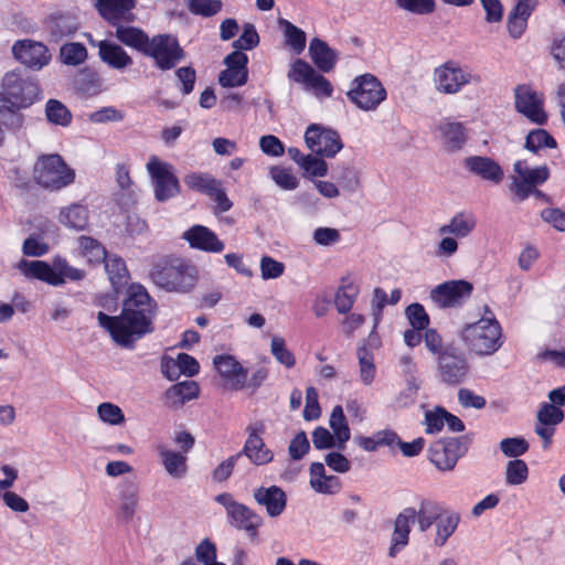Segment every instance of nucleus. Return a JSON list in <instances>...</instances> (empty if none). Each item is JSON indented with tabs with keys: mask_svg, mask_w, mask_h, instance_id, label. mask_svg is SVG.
I'll return each instance as SVG.
<instances>
[{
	"mask_svg": "<svg viewBox=\"0 0 565 565\" xmlns=\"http://www.w3.org/2000/svg\"><path fill=\"white\" fill-rule=\"evenodd\" d=\"M147 171L158 202H166L180 193L179 179L173 172L172 164L163 162L153 156L147 163Z\"/></svg>",
	"mask_w": 565,
	"mask_h": 565,
	"instance_id": "1a4fd4ad",
	"label": "nucleus"
},
{
	"mask_svg": "<svg viewBox=\"0 0 565 565\" xmlns=\"http://www.w3.org/2000/svg\"><path fill=\"white\" fill-rule=\"evenodd\" d=\"M465 167L473 174L499 184L504 177L502 168L489 157L473 156L465 159Z\"/></svg>",
	"mask_w": 565,
	"mask_h": 565,
	"instance_id": "393cba45",
	"label": "nucleus"
},
{
	"mask_svg": "<svg viewBox=\"0 0 565 565\" xmlns=\"http://www.w3.org/2000/svg\"><path fill=\"white\" fill-rule=\"evenodd\" d=\"M200 386L195 381L186 380L170 386L163 394L164 404L169 408H181L186 402L196 398Z\"/></svg>",
	"mask_w": 565,
	"mask_h": 565,
	"instance_id": "a878e982",
	"label": "nucleus"
},
{
	"mask_svg": "<svg viewBox=\"0 0 565 565\" xmlns=\"http://www.w3.org/2000/svg\"><path fill=\"white\" fill-rule=\"evenodd\" d=\"M445 510L444 505L436 500L422 499L418 508L415 509V521L417 522L418 531L422 533L428 531Z\"/></svg>",
	"mask_w": 565,
	"mask_h": 565,
	"instance_id": "2f4dec72",
	"label": "nucleus"
},
{
	"mask_svg": "<svg viewBox=\"0 0 565 565\" xmlns=\"http://www.w3.org/2000/svg\"><path fill=\"white\" fill-rule=\"evenodd\" d=\"M564 412L551 403H543L537 412L536 418L540 424L555 427L564 420Z\"/></svg>",
	"mask_w": 565,
	"mask_h": 565,
	"instance_id": "4d7b16f0",
	"label": "nucleus"
},
{
	"mask_svg": "<svg viewBox=\"0 0 565 565\" xmlns=\"http://www.w3.org/2000/svg\"><path fill=\"white\" fill-rule=\"evenodd\" d=\"M440 380L448 385H457L466 379L469 364L462 352L455 348L443 350L437 358Z\"/></svg>",
	"mask_w": 565,
	"mask_h": 565,
	"instance_id": "4468645a",
	"label": "nucleus"
},
{
	"mask_svg": "<svg viewBox=\"0 0 565 565\" xmlns=\"http://www.w3.org/2000/svg\"><path fill=\"white\" fill-rule=\"evenodd\" d=\"M105 270L108 275L109 281L116 291L126 285L128 278V270L125 260L114 254L106 255Z\"/></svg>",
	"mask_w": 565,
	"mask_h": 565,
	"instance_id": "ea45409f",
	"label": "nucleus"
},
{
	"mask_svg": "<svg viewBox=\"0 0 565 565\" xmlns=\"http://www.w3.org/2000/svg\"><path fill=\"white\" fill-rule=\"evenodd\" d=\"M78 28L76 18L67 13L52 14L45 21V30L47 31L52 41L58 42L65 36H70Z\"/></svg>",
	"mask_w": 565,
	"mask_h": 565,
	"instance_id": "c756f323",
	"label": "nucleus"
},
{
	"mask_svg": "<svg viewBox=\"0 0 565 565\" xmlns=\"http://www.w3.org/2000/svg\"><path fill=\"white\" fill-rule=\"evenodd\" d=\"M460 522L459 512L446 509L444 513L435 522L436 531L434 537V544L437 547H443L448 539L456 532Z\"/></svg>",
	"mask_w": 565,
	"mask_h": 565,
	"instance_id": "f704fd0d",
	"label": "nucleus"
},
{
	"mask_svg": "<svg viewBox=\"0 0 565 565\" xmlns=\"http://www.w3.org/2000/svg\"><path fill=\"white\" fill-rule=\"evenodd\" d=\"M99 14L113 25L129 23L135 19L131 12L135 0H96Z\"/></svg>",
	"mask_w": 565,
	"mask_h": 565,
	"instance_id": "aec40b11",
	"label": "nucleus"
},
{
	"mask_svg": "<svg viewBox=\"0 0 565 565\" xmlns=\"http://www.w3.org/2000/svg\"><path fill=\"white\" fill-rule=\"evenodd\" d=\"M182 237L192 248L207 253H221L225 245L218 239L217 235L209 227L203 225H193L185 231Z\"/></svg>",
	"mask_w": 565,
	"mask_h": 565,
	"instance_id": "412c9836",
	"label": "nucleus"
},
{
	"mask_svg": "<svg viewBox=\"0 0 565 565\" xmlns=\"http://www.w3.org/2000/svg\"><path fill=\"white\" fill-rule=\"evenodd\" d=\"M102 83L103 81L97 73L83 70L75 79V87L83 94L93 96L100 92Z\"/></svg>",
	"mask_w": 565,
	"mask_h": 565,
	"instance_id": "de8ad7c7",
	"label": "nucleus"
},
{
	"mask_svg": "<svg viewBox=\"0 0 565 565\" xmlns=\"http://www.w3.org/2000/svg\"><path fill=\"white\" fill-rule=\"evenodd\" d=\"M443 148L447 152L459 151L467 141L466 128L462 122L448 118L443 119L436 126Z\"/></svg>",
	"mask_w": 565,
	"mask_h": 565,
	"instance_id": "5701e85b",
	"label": "nucleus"
},
{
	"mask_svg": "<svg viewBox=\"0 0 565 565\" xmlns=\"http://www.w3.org/2000/svg\"><path fill=\"white\" fill-rule=\"evenodd\" d=\"M310 444L305 431H299L290 441L288 454L292 460H300L309 451Z\"/></svg>",
	"mask_w": 565,
	"mask_h": 565,
	"instance_id": "774afa93",
	"label": "nucleus"
},
{
	"mask_svg": "<svg viewBox=\"0 0 565 565\" xmlns=\"http://www.w3.org/2000/svg\"><path fill=\"white\" fill-rule=\"evenodd\" d=\"M415 522V508H405L395 519L388 556L394 558L408 544L411 524Z\"/></svg>",
	"mask_w": 565,
	"mask_h": 565,
	"instance_id": "4be33fe9",
	"label": "nucleus"
},
{
	"mask_svg": "<svg viewBox=\"0 0 565 565\" xmlns=\"http://www.w3.org/2000/svg\"><path fill=\"white\" fill-rule=\"evenodd\" d=\"M98 55L114 70H124L134 63L131 56L120 45L106 40L98 42Z\"/></svg>",
	"mask_w": 565,
	"mask_h": 565,
	"instance_id": "cd10ccee",
	"label": "nucleus"
},
{
	"mask_svg": "<svg viewBox=\"0 0 565 565\" xmlns=\"http://www.w3.org/2000/svg\"><path fill=\"white\" fill-rule=\"evenodd\" d=\"M215 501L225 508L231 525L246 531L250 539L256 537L257 530L263 524V519L257 513L234 500L227 492L216 495Z\"/></svg>",
	"mask_w": 565,
	"mask_h": 565,
	"instance_id": "9b49d317",
	"label": "nucleus"
},
{
	"mask_svg": "<svg viewBox=\"0 0 565 565\" xmlns=\"http://www.w3.org/2000/svg\"><path fill=\"white\" fill-rule=\"evenodd\" d=\"M476 227V218L463 212L454 215L450 221L438 228L440 235H452L456 238L467 237Z\"/></svg>",
	"mask_w": 565,
	"mask_h": 565,
	"instance_id": "c9c22d12",
	"label": "nucleus"
},
{
	"mask_svg": "<svg viewBox=\"0 0 565 565\" xmlns=\"http://www.w3.org/2000/svg\"><path fill=\"white\" fill-rule=\"evenodd\" d=\"M316 70L306 61L301 58H297L288 71V78L303 84L305 87L309 83L312 76H315Z\"/></svg>",
	"mask_w": 565,
	"mask_h": 565,
	"instance_id": "5fc2aeb1",
	"label": "nucleus"
},
{
	"mask_svg": "<svg viewBox=\"0 0 565 565\" xmlns=\"http://www.w3.org/2000/svg\"><path fill=\"white\" fill-rule=\"evenodd\" d=\"M20 271L30 278H36L45 281L52 286H60L64 284L63 277L57 273V268L51 267L47 263L42 260H21L18 264Z\"/></svg>",
	"mask_w": 565,
	"mask_h": 565,
	"instance_id": "bb28decb",
	"label": "nucleus"
},
{
	"mask_svg": "<svg viewBox=\"0 0 565 565\" xmlns=\"http://www.w3.org/2000/svg\"><path fill=\"white\" fill-rule=\"evenodd\" d=\"M356 355L360 365V379L365 385H370L375 377V364L372 351L365 344L356 350Z\"/></svg>",
	"mask_w": 565,
	"mask_h": 565,
	"instance_id": "49530a36",
	"label": "nucleus"
},
{
	"mask_svg": "<svg viewBox=\"0 0 565 565\" xmlns=\"http://www.w3.org/2000/svg\"><path fill=\"white\" fill-rule=\"evenodd\" d=\"M513 171L515 175L511 177L510 191L518 201L526 200L535 186L545 183L550 178L547 166L530 168L525 160H518L513 164Z\"/></svg>",
	"mask_w": 565,
	"mask_h": 565,
	"instance_id": "6e6552de",
	"label": "nucleus"
},
{
	"mask_svg": "<svg viewBox=\"0 0 565 565\" xmlns=\"http://www.w3.org/2000/svg\"><path fill=\"white\" fill-rule=\"evenodd\" d=\"M22 107H15L0 97V127L11 131H18L23 127L24 116L20 113Z\"/></svg>",
	"mask_w": 565,
	"mask_h": 565,
	"instance_id": "a19ab883",
	"label": "nucleus"
},
{
	"mask_svg": "<svg viewBox=\"0 0 565 565\" xmlns=\"http://www.w3.org/2000/svg\"><path fill=\"white\" fill-rule=\"evenodd\" d=\"M329 425L338 440V448L343 449L344 444L351 437V433L342 406L337 405L333 407L330 415Z\"/></svg>",
	"mask_w": 565,
	"mask_h": 565,
	"instance_id": "79ce46f5",
	"label": "nucleus"
},
{
	"mask_svg": "<svg viewBox=\"0 0 565 565\" xmlns=\"http://www.w3.org/2000/svg\"><path fill=\"white\" fill-rule=\"evenodd\" d=\"M191 13L210 18L222 10V0H186Z\"/></svg>",
	"mask_w": 565,
	"mask_h": 565,
	"instance_id": "864d4df0",
	"label": "nucleus"
},
{
	"mask_svg": "<svg viewBox=\"0 0 565 565\" xmlns=\"http://www.w3.org/2000/svg\"><path fill=\"white\" fill-rule=\"evenodd\" d=\"M74 179V170L58 154L42 156L34 166V180L45 189L60 190Z\"/></svg>",
	"mask_w": 565,
	"mask_h": 565,
	"instance_id": "39448f33",
	"label": "nucleus"
},
{
	"mask_svg": "<svg viewBox=\"0 0 565 565\" xmlns=\"http://www.w3.org/2000/svg\"><path fill=\"white\" fill-rule=\"evenodd\" d=\"M259 43V35L255 29V26L250 23L244 25L243 33L241 36L233 42V47L235 50H252L256 47Z\"/></svg>",
	"mask_w": 565,
	"mask_h": 565,
	"instance_id": "e2e57ef3",
	"label": "nucleus"
},
{
	"mask_svg": "<svg viewBox=\"0 0 565 565\" xmlns=\"http://www.w3.org/2000/svg\"><path fill=\"white\" fill-rule=\"evenodd\" d=\"M45 116L49 122L66 127L72 121L68 108L57 99H49L45 105Z\"/></svg>",
	"mask_w": 565,
	"mask_h": 565,
	"instance_id": "c03bdc74",
	"label": "nucleus"
},
{
	"mask_svg": "<svg viewBox=\"0 0 565 565\" xmlns=\"http://www.w3.org/2000/svg\"><path fill=\"white\" fill-rule=\"evenodd\" d=\"M271 354L276 358V360L284 364L287 367H292L295 365V356L294 354L286 348L285 341L280 337H274L270 343Z\"/></svg>",
	"mask_w": 565,
	"mask_h": 565,
	"instance_id": "69168bd1",
	"label": "nucleus"
},
{
	"mask_svg": "<svg viewBox=\"0 0 565 565\" xmlns=\"http://www.w3.org/2000/svg\"><path fill=\"white\" fill-rule=\"evenodd\" d=\"M543 95L533 89L530 85L520 84L514 88V107L530 121L536 125H544L547 115L543 108Z\"/></svg>",
	"mask_w": 565,
	"mask_h": 565,
	"instance_id": "ddd939ff",
	"label": "nucleus"
},
{
	"mask_svg": "<svg viewBox=\"0 0 565 565\" xmlns=\"http://www.w3.org/2000/svg\"><path fill=\"white\" fill-rule=\"evenodd\" d=\"M0 97L15 107L29 108L42 96L36 78L13 70L2 77Z\"/></svg>",
	"mask_w": 565,
	"mask_h": 565,
	"instance_id": "20e7f679",
	"label": "nucleus"
},
{
	"mask_svg": "<svg viewBox=\"0 0 565 565\" xmlns=\"http://www.w3.org/2000/svg\"><path fill=\"white\" fill-rule=\"evenodd\" d=\"M78 243L83 256H85L89 263H100L106 259L107 252L97 239L89 236H81Z\"/></svg>",
	"mask_w": 565,
	"mask_h": 565,
	"instance_id": "8fccbe9b",
	"label": "nucleus"
},
{
	"mask_svg": "<svg viewBox=\"0 0 565 565\" xmlns=\"http://www.w3.org/2000/svg\"><path fill=\"white\" fill-rule=\"evenodd\" d=\"M555 148V139L544 129L532 130L525 139V148L530 151L536 152L542 148Z\"/></svg>",
	"mask_w": 565,
	"mask_h": 565,
	"instance_id": "603ef678",
	"label": "nucleus"
},
{
	"mask_svg": "<svg viewBox=\"0 0 565 565\" xmlns=\"http://www.w3.org/2000/svg\"><path fill=\"white\" fill-rule=\"evenodd\" d=\"M307 147L321 157L332 158L343 147L340 135L331 129H324L319 125H310L305 132Z\"/></svg>",
	"mask_w": 565,
	"mask_h": 565,
	"instance_id": "2eb2a0df",
	"label": "nucleus"
},
{
	"mask_svg": "<svg viewBox=\"0 0 565 565\" xmlns=\"http://www.w3.org/2000/svg\"><path fill=\"white\" fill-rule=\"evenodd\" d=\"M149 275L153 284L167 291L188 292L198 281L196 268L180 258L159 260Z\"/></svg>",
	"mask_w": 565,
	"mask_h": 565,
	"instance_id": "7ed1b4c3",
	"label": "nucleus"
},
{
	"mask_svg": "<svg viewBox=\"0 0 565 565\" xmlns=\"http://www.w3.org/2000/svg\"><path fill=\"white\" fill-rule=\"evenodd\" d=\"M157 449L164 470L170 477L181 479L186 475L188 459L185 454L170 450L163 445H159Z\"/></svg>",
	"mask_w": 565,
	"mask_h": 565,
	"instance_id": "72a5a7b5",
	"label": "nucleus"
},
{
	"mask_svg": "<svg viewBox=\"0 0 565 565\" xmlns=\"http://www.w3.org/2000/svg\"><path fill=\"white\" fill-rule=\"evenodd\" d=\"M460 338L470 351L481 356L494 354L503 344L502 328L488 306L484 317L462 328Z\"/></svg>",
	"mask_w": 565,
	"mask_h": 565,
	"instance_id": "f03ea898",
	"label": "nucleus"
},
{
	"mask_svg": "<svg viewBox=\"0 0 565 565\" xmlns=\"http://www.w3.org/2000/svg\"><path fill=\"white\" fill-rule=\"evenodd\" d=\"M213 364L232 390H242L246 385L247 370L233 355H216Z\"/></svg>",
	"mask_w": 565,
	"mask_h": 565,
	"instance_id": "6ab92c4d",
	"label": "nucleus"
},
{
	"mask_svg": "<svg viewBox=\"0 0 565 565\" xmlns=\"http://www.w3.org/2000/svg\"><path fill=\"white\" fill-rule=\"evenodd\" d=\"M472 291V282L465 279H454L433 288L429 298L437 308H458L471 297Z\"/></svg>",
	"mask_w": 565,
	"mask_h": 565,
	"instance_id": "f8f14e48",
	"label": "nucleus"
},
{
	"mask_svg": "<svg viewBox=\"0 0 565 565\" xmlns=\"http://www.w3.org/2000/svg\"><path fill=\"white\" fill-rule=\"evenodd\" d=\"M248 437L244 444L243 449L238 452L241 457L246 456L254 465L263 466L269 463L274 459V454L270 449L266 448L262 438L265 430L263 422H255L246 428Z\"/></svg>",
	"mask_w": 565,
	"mask_h": 565,
	"instance_id": "a211bd4d",
	"label": "nucleus"
},
{
	"mask_svg": "<svg viewBox=\"0 0 565 565\" xmlns=\"http://www.w3.org/2000/svg\"><path fill=\"white\" fill-rule=\"evenodd\" d=\"M470 445L468 436L443 438L435 441L428 452L429 460L441 471L452 470L460 457H462Z\"/></svg>",
	"mask_w": 565,
	"mask_h": 565,
	"instance_id": "9d476101",
	"label": "nucleus"
},
{
	"mask_svg": "<svg viewBox=\"0 0 565 565\" xmlns=\"http://www.w3.org/2000/svg\"><path fill=\"white\" fill-rule=\"evenodd\" d=\"M420 388L418 379L406 380V387L396 397V404L399 407H407L413 405L417 399V394Z\"/></svg>",
	"mask_w": 565,
	"mask_h": 565,
	"instance_id": "338daca9",
	"label": "nucleus"
},
{
	"mask_svg": "<svg viewBox=\"0 0 565 565\" xmlns=\"http://www.w3.org/2000/svg\"><path fill=\"white\" fill-rule=\"evenodd\" d=\"M145 56L154 61V66L161 71L175 67L185 57L177 36L172 34H157L149 40Z\"/></svg>",
	"mask_w": 565,
	"mask_h": 565,
	"instance_id": "0eeeda50",
	"label": "nucleus"
},
{
	"mask_svg": "<svg viewBox=\"0 0 565 565\" xmlns=\"http://www.w3.org/2000/svg\"><path fill=\"white\" fill-rule=\"evenodd\" d=\"M529 468L524 460L513 459L508 461L505 468V482L509 486H520L527 480Z\"/></svg>",
	"mask_w": 565,
	"mask_h": 565,
	"instance_id": "3c124183",
	"label": "nucleus"
},
{
	"mask_svg": "<svg viewBox=\"0 0 565 565\" xmlns=\"http://www.w3.org/2000/svg\"><path fill=\"white\" fill-rule=\"evenodd\" d=\"M434 81L438 92L444 94H456L463 85L471 82L479 83L480 77L472 75L451 63H446L435 70Z\"/></svg>",
	"mask_w": 565,
	"mask_h": 565,
	"instance_id": "f3484780",
	"label": "nucleus"
},
{
	"mask_svg": "<svg viewBox=\"0 0 565 565\" xmlns=\"http://www.w3.org/2000/svg\"><path fill=\"white\" fill-rule=\"evenodd\" d=\"M446 414L447 411L440 406H436L433 411H427L424 419L425 433L428 435L440 433L447 420Z\"/></svg>",
	"mask_w": 565,
	"mask_h": 565,
	"instance_id": "6e6d98bb",
	"label": "nucleus"
},
{
	"mask_svg": "<svg viewBox=\"0 0 565 565\" xmlns=\"http://www.w3.org/2000/svg\"><path fill=\"white\" fill-rule=\"evenodd\" d=\"M255 501L265 508L270 518L279 516L286 509V492L278 486L259 487L254 491Z\"/></svg>",
	"mask_w": 565,
	"mask_h": 565,
	"instance_id": "b1692460",
	"label": "nucleus"
},
{
	"mask_svg": "<svg viewBox=\"0 0 565 565\" xmlns=\"http://www.w3.org/2000/svg\"><path fill=\"white\" fill-rule=\"evenodd\" d=\"M405 313L409 320L411 326L417 330H425L429 324V317L425 311V308L420 303L409 305Z\"/></svg>",
	"mask_w": 565,
	"mask_h": 565,
	"instance_id": "0e129e2a",
	"label": "nucleus"
},
{
	"mask_svg": "<svg viewBox=\"0 0 565 565\" xmlns=\"http://www.w3.org/2000/svg\"><path fill=\"white\" fill-rule=\"evenodd\" d=\"M58 221L68 228L83 231L88 224V210L82 204L73 203L61 210Z\"/></svg>",
	"mask_w": 565,
	"mask_h": 565,
	"instance_id": "4c0bfd02",
	"label": "nucleus"
},
{
	"mask_svg": "<svg viewBox=\"0 0 565 565\" xmlns=\"http://www.w3.org/2000/svg\"><path fill=\"white\" fill-rule=\"evenodd\" d=\"M184 184L196 192L209 195L212 190L220 183L215 178L209 173L191 172L183 179Z\"/></svg>",
	"mask_w": 565,
	"mask_h": 565,
	"instance_id": "a18cd8bd",
	"label": "nucleus"
},
{
	"mask_svg": "<svg viewBox=\"0 0 565 565\" xmlns=\"http://www.w3.org/2000/svg\"><path fill=\"white\" fill-rule=\"evenodd\" d=\"M97 414L100 420L109 425H120L125 422V415L121 408L113 403L99 404Z\"/></svg>",
	"mask_w": 565,
	"mask_h": 565,
	"instance_id": "052dcab7",
	"label": "nucleus"
},
{
	"mask_svg": "<svg viewBox=\"0 0 565 565\" xmlns=\"http://www.w3.org/2000/svg\"><path fill=\"white\" fill-rule=\"evenodd\" d=\"M156 307V302L143 286L131 285L121 313L111 317L99 311L97 320L99 326L109 332L115 343L132 349L137 340L153 331Z\"/></svg>",
	"mask_w": 565,
	"mask_h": 565,
	"instance_id": "f257e3e1",
	"label": "nucleus"
},
{
	"mask_svg": "<svg viewBox=\"0 0 565 565\" xmlns=\"http://www.w3.org/2000/svg\"><path fill=\"white\" fill-rule=\"evenodd\" d=\"M13 57L33 71H40L51 61L49 49L41 42L24 39L14 42L11 47Z\"/></svg>",
	"mask_w": 565,
	"mask_h": 565,
	"instance_id": "dca6fc26",
	"label": "nucleus"
},
{
	"mask_svg": "<svg viewBox=\"0 0 565 565\" xmlns=\"http://www.w3.org/2000/svg\"><path fill=\"white\" fill-rule=\"evenodd\" d=\"M310 486L323 494H334L341 490L342 483L337 476H328L322 462H313L310 466Z\"/></svg>",
	"mask_w": 565,
	"mask_h": 565,
	"instance_id": "c85d7f7f",
	"label": "nucleus"
},
{
	"mask_svg": "<svg viewBox=\"0 0 565 565\" xmlns=\"http://www.w3.org/2000/svg\"><path fill=\"white\" fill-rule=\"evenodd\" d=\"M309 56L315 63V65L321 72H330L338 60V54L333 51L327 42L322 41L319 38H315L311 40L309 44Z\"/></svg>",
	"mask_w": 565,
	"mask_h": 565,
	"instance_id": "7c9ffc66",
	"label": "nucleus"
},
{
	"mask_svg": "<svg viewBox=\"0 0 565 565\" xmlns=\"http://www.w3.org/2000/svg\"><path fill=\"white\" fill-rule=\"evenodd\" d=\"M248 71L225 68L218 75V84L223 87H237L246 84Z\"/></svg>",
	"mask_w": 565,
	"mask_h": 565,
	"instance_id": "680f3d73",
	"label": "nucleus"
},
{
	"mask_svg": "<svg viewBox=\"0 0 565 565\" xmlns=\"http://www.w3.org/2000/svg\"><path fill=\"white\" fill-rule=\"evenodd\" d=\"M347 96L360 109L372 111L386 99L387 93L376 76L366 73L353 79Z\"/></svg>",
	"mask_w": 565,
	"mask_h": 565,
	"instance_id": "423d86ee",
	"label": "nucleus"
},
{
	"mask_svg": "<svg viewBox=\"0 0 565 565\" xmlns=\"http://www.w3.org/2000/svg\"><path fill=\"white\" fill-rule=\"evenodd\" d=\"M60 57L64 64L76 66L85 62L87 50L78 42L65 43L61 46Z\"/></svg>",
	"mask_w": 565,
	"mask_h": 565,
	"instance_id": "09e8293b",
	"label": "nucleus"
},
{
	"mask_svg": "<svg viewBox=\"0 0 565 565\" xmlns=\"http://www.w3.org/2000/svg\"><path fill=\"white\" fill-rule=\"evenodd\" d=\"M115 26V36L122 44L130 46L142 54L145 53L150 38L141 29L127 26L122 23H118Z\"/></svg>",
	"mask_w": 565,
	"mask_h": 565,
	"instance_id": "e433bc0d",
	"label": "nucleus"
},
{
	"mask_svg": "<svg viewBox=\"0 0 565 565\" xmlns=\"http://www.w3.org/2000/svg\"><path fill=\"white\" fill-rule=\"evenodd\" d=\"M358 287L349 280H343L334 296V305L339 313H348L358 297Z\"/></svg>",
	"mask_w": 565,
	"mask_h": 565,
	"instance_id": "37998d69",
	"label": "nucleus"
},
{
	"mask_svg": "<svg viewBox=\"0 0 565 565\" xmlns=\"http://www.w3.org/2000/svg\"><path fill=\"white\" fill-rule=\"evenodd\" d=\"M138 483L135 480L127 479L120 486L119 516L129 522L132 520L138 505Z\"/></svg>",
	"mask_w": 565,
	"mask_h": 565,
	"instance_id": "473e14b6",
	"label": "nucleus"
},
{
	"mask_svg": "<svg viewBox=\"0 0 565 565\" xmlns=\"http://www.w3.org/2000/svg\"><path fill=\"white\" fill-rule=\"evenodd\" d=\"M398 8L419 15L433 13L436 9L435 0H395Z\"/></svg>",
	"mask_w": 565,
	"mask_h": 565,
	"instance_id": "13d9d810",
	"label": "nucleus"
},
{
	"mask_svg": "<svg viewBox=\"0 0 565 565\" xmlns=\"http://www.w3.org/2000/svg\"><path fill=\"white\" fill-rule=\"evenodd\" d=\"M278 25L282 32L285 44L296 54H301L306 49L307 36L305 31L290 21L279 18Z\"/></svg>",
	"mask_w": 565,
	"mask_h": 565,
	"instance_id": "58836bf2",
	"label": "nucleus"
},
{
	"mask_svg": "<svg viewBox=\"0 0 565 565\" xmlns=\"http://www.w3.org/2000/svg\"><path fill=\"white\" fill-rule=\"evenodd\" d=\"M500 449L504 456L518 459L529 450V443L523 437L504 438L500 441Z\"/></svg>",
	"mask_w": 565,
	"mask_h": 565,
	"instance_id": "bf43d9fd",
	"label": "nucleus"
}]
</instances>
